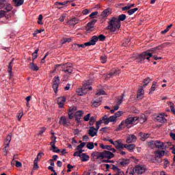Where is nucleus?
Masks as SVG:
<instances>
[{
    "mask_svg": "<svg viewBox=\"0 0 175 175\" xmlns=\"http://www.w3.org/2000/svg\"><path fill=\"white\" fill-rule=\"evenodd\" d=\"M157 84V82H155V81L153 82L149 94H152V92H154V91H155V90H157V87H158V85Z\"/></svg>",
    "mask_w": 175,
    "mask_h": 175,
    "instance_id": "nucleus-40",
    "label": "nucleus"
},
{
    "mask_svg": "<svg viewBox=\"0 0 175 175\" xmlns=\"http://www.w3.org/2000/svg\"><path fill=\"white\" fill-rule=\"evenodd\" d=\"M10 142H12V135L10 134H9L4 142V144H5V150H8V147H9V144H10Z\"/></svg>",
    "mask_w": 175,
    "mask_h": 175,
    "instance_id": "nucleus-21",
    "label": "nucleus"
},
{
    "mask_svg": "<svg viewBox=\"0 0 175 175\" xmlns=\"http://www.w3.org/2000/svg\"><path fill=\"white\" fill-rule=\"evenodd\" d=\"M78 46H79V51L83 50V49H85V47L88 46V45L85 44H85H78Z\"/></svg>",
    "mask_w": 175,
    "mask_h": 175,
    "instance_id": "nucleus-58",
    "label": "nucleus"
},
{
    "mask_svg": "<svg viewBox=\"0 0 175 175\" xmlns=\"http://www.w3.org/2000/svg\"><path fill=\"white\" fill-rule=\"evenodd\" d=\"M98 38V40H100L101 42H103L106 39V37L103 36V34H100Z\"/></svg>",
    "mask_w": 175,
    "mask_h": 175,
    "instance_id": "nucleus-61",
    "label": "nucleus"
},
{
    "mask_svg": "<svg viewBox=\"0 0 175 175\" xmlns=\"http://www.w3.org/2000/svg\"><path fill=\"white\" fill-rule=\"evenodd\" d=\"M102 152H94L92 154V156L93 157V158H97L98 159H102V155H101Z\"/></svg>",
    "mask_w": 175,
    "mask_h": 175,
    "instance_id": "nucleus-34",
    "label": "nucleus"
},
{
    "mask_svg": "<svg viewBox=\"0 0 175 175\" xmlns=\"http://www.w3.org/2000/svg\"><path fill=\"white\" fill-rule=\"evenodd\" d=\"M72 50H75V51H80L79 48V44H74L72 45Z\"/></svg>",
    "mask_w": 175,
    "mask_h": 175,
    "instance_id": "nucleus-50",
    "label": "nucleus"
},
{
    "mask_svg": "<svg viewBox=\"0 0 175 175\" xmlns=\"http://www.w3.org/2000/svg\"><path fill=\"white\" fill-rule=\"evenodd\" d=\"M109 122H117V118L115 116H111L109 118Z\"/></svg>",
    "mask_w": 175,
    "mask_h": 175,
    "instance_id": "nucleus-51",
    "label": "nucleus"
},
{
    "mask_svg": "<svg viewBox=\"0 0 175 175\" xmlns=\"http://www.w3.org/2000/svg\"><path fill=\"white\" fill-rule=\"evenodd\" d=\"M66 102V98L65 97H59L57 98V103L59 105V107H64L65 106V103Z\"/></svg>",
    "mask_w": 175,
    "mask_h": 175,
    "instance_id": "nucleus-19",
    "label": "nucleus"
},
{
    "mask_svg": "<svg viewBox=\"0 0 175 175\" xmlns=\"http://www.w3.org/2000/svg\"><path fill=\"white\" fill-rule=\"evenodd\" d=\"M42 21H43V15L40 14L38 16V24H39V25H42V24H43Z\"/></svg>",
    "mask_w": 175,
    "mask_h": 175,
    "instance_id": "nucleus-47",
    "label": "nucleus"
},
{
    "mask_svg": "<svg viewBox=\"0 0 175 175\" xmlns=\"http://www.w3.org/2000/svg\"><path fill=\"white\" fill-rule=\"evenodd\" d=\"M106 94V92L104 90H98L96 93V95H105Z\"/></svg>",
    "mask_w": 175,
    "mask_h": 175,
    "instance_id": "nucleus-62",
    "label": "nucleus"
},
{
    "mask_svg": "<svg viewBox=\"0 0 175 175\" xmlns=\"http://www.w3.org/2000/svg\"><path fill=\"white\" fill-rule=\"evenodd\" d=\"M100 59L102 64H106V62H107V58L106 57V56H101Z\"/></svg>",
    "mask_w": 175,
    "mask_h": 175,
    "instance_id": "nucleus-60",
    "label": "nucleus"
},
{
    "mask_svg": "<svg viewBox=\"0 0 175 175\" xmlns=\"http://www.w3.org/2000/svg\"><path fill=\"white\" fill-rule=\"evenodd\" d=\"M119 20V23H121V21H124L125 18H126V15L122 14H120L118 17H116Z\"/></svg>",
    "mask_w": 175,
    "mask_h": 175,
    "instance_id": "nucleus-44",
    "label": "nucleus"
},
{
    "mask_svg": "<svg viewBox=\"0 0 175 175\" xmlns=\"http://www.w3.org/2000/svg\"><path fill=\"white\" fill-rule=\"evenodd\" d=\"M62 68L65 73L70 74L72 72H73V68H72V66H70V64H63L62 65Z\"/></svg>",
    "mask_w": 175,
    "mask_h": 175,
    "instance_id": "nucleus-12",
    "label": "nucleus"
},
{
    "mask_svg": "<svg viewBox=\"0 0 175 175\" xmlns=\"http://www.w3.org/2000/svg\"><path fill=\"white\" fill-rule=\"evenodd\" d=\"M69 1H64V2H55V6H57V8H59V9H60V8L59 6H66V5H68V3Z\"/></svg>",
    "mask_w": 175,
    "mask_h": 175,
    "instance_id": "nucleus-37",
    "label": "nucleus"
},
{
    "mask_svg": "<svg viewBox=\"0 0 175 175\" xmlns=\"http://www.w3.org/2000/svg\"><path fill=\"white\" fill-rule=\"evenodd\" d=\"M29 68L31 69V70H34L35 72L39 70V67L35 65V63H33V62L30 63Z\"/></svg>",
    "mask_w": 175,
    "mask_h": 175,
    "instance_id": "nucleus-36",
    "label": "nucleus"
},
{
    "mask_svg": "<svg viewBox=\"0 0 175 175\" xmlns=\"http://www.w3.org/2000/svg\"><path fill=\"white\" fill-rule=\"evenodd\" d=\"M151 57H152V53H150V51H148L139 55L138 59H139V61H144V59L149 60Z\"/></svg>",
    "mask_w": 175,
    "mask_h": 175,
    "instance_id": "nucleus-7",
    "label": "nucleus"
},
{
    "mask_svg": "<svg viewBox=\"0 0 175 175\" xmlns=\"http://www.w3.org/2000/svg\"><path fill=\"white\" fill-rule=\"evenodd\" d=\"M167 46H170V42H165L163 44H161V46L152 49L151 50V51H153V53H154V51H157V50H161V49H162V47H167Z\"/></svg>",
    "mask_w": 175,
    "mask_h": 175,
    "instance_id": "nucleus-28",
    "label": "nucleus"
},
{
    "mask_svg": "<svg viewBox=\"0 0 175 175\" xmlns=\"http://www.w3.org/2000/svg\"><path fill=\"white\" fill-rule=\"evenodd\" d=\"M134 6L135 4H128L125 7L122 8V10H123V12H125V10H131V8H134Z\"/></svg>",
    "mask_w": 175,
    "mask_h": 175,
    "instance_id": "nucleus-41",
    "label": "nucleus"
},
{
    "mask_svg": "<svg viewBox=\"0 0 175 175\" xmlns=\"http://www.w3.org/2000/svg\"><path fill=\"white\" fill-rule=\"evenodd\" d=\"M122 100H124V96H122L120 98H118L116 105L114 107V109L111 110V113L112 114L113 113H114V111H117V110L120 109V105L122 103Z\"/></svg>",
    "mask_w": 175,
    "mask_h": 175,
    "instance_id": "nucleus-16",
    "label": "nucleus"
},
{
    "mask_svg": "<svg viewBox=\"0 0 175 175\" xmlns=\"http://www.w3.org/2000/svg\"><path fill=\"white\" fill-rule=\"evenodd\" d=\"M114 157V154L109 150H104L101 152V159L106 158L107 159H111Z\"/></svg>",
    "mask_w": 175,
    "mask_h": 175,
    "instance_id": "nucleus-9",
    "label": "nucleus"
},
{
    "mask_svg": "<svg viewBox=\"0 0 175 175\" xmlns=\"http://www.w3.org/2000/svg\"><path fill=\"white\" fill-rule=\"evenodd\" d=\"M155 161L161 159L165 155V150H156L154 152Z\"/></svg>",
    "mask_w": 175,
    "mask_h": 175,
    "instance_id": "nucleus-15",
    "label": "nucleus"
},
{
    "mask_svg": "<svg viewBox=\"0 0 175 175\" xmlns=\"http://www.w3.org/2000/svg\"><path fill=\"white\" fill-rule=\"evenodd\" d=\"M151 81V79L150 78H146L144 80V87H146L148 85V83Z\"/></svg>",
    "mask_w": 175,
    "mask_h": 175,
    "instance_id": "nucleus-54",
    "label": "nucleus"
},
{
    "mask_svg": "<svg viewBox=\"0 0 175 175\" xmlns=\"http://www.w3.org/2000/svg\"><path fill=\"white\" fill-rule=\"evenodd\" d=\"M52 135H53L51 137V150L53 152H59L60 150L55 146V143H57V137L54 135V133H52Z\"/></svg>",
    "mask_w": 175,
    "mask_h": 175,
    "instance_id": "nucleus-6",
    "label": "nucleus"
},
{
    "mask_svg": "<svg viewBox=\"0 0 175 175\" xmlns=\"http://www.w3.org/2000/svg\"><path fill=\"white\" fill-rule=\"evenodd\" d=\"M136 140H137V137L135 135L131 134L128 135L126 139V143H127V144H131L132 143H135Z\"/></svg>",
    "mask_w": 175,
    "mask_h": 175,
    "instance_id": "nucleus-14",
    "label": "nucleus"
},
{
    "mask_svg": "<svg viewBox=\"0 0 175 175\" xmlns=\"http://www.w3.org/2000/svg\"><path fill=\"white\" fill-rule=\"evenodd\" d=\"M80 159L82 162H87V161H90V156H88L85 153H82L81 154Z\"/></svg>",
    "mask_w": 175,
    "mask_h": 175,
    "instance_id": "nucleus-30",
    "label": "nucleus"
},
{
    "mask_svg": "<svg viewBox=\"0 0 175 175\" xmlns=\"http://www.w3.org/2000/svg\"><path fill=\"white\" fill-rule=\"evenodd\" d=\"M59 77H55L53 79V88L54 90V92L55 94H57L58 91V87H59Z\"/></svg>",
    "mask_w": 175,
    "mask_h": 175,
    "instance_id": "nucleus-11",
    "label": "nucleus"
},
{
    "mask_svg": "<svg viewBox=\"0 0 175 175\" xmlns=\"http://www.w3.org/2000/svg\"><path fill=\"white\" fill-rule=\"evenodd\" d=\"M13 70V59L9 63L8 65V72H12Z\"/></svg>",
    "mask_w": 175,
    "mask_h": 175,
    "instance_id": "nucleus-55",
    "label": "nucleus"
},
{
    "mask_svg": "<svg viewBox=\"0 0 175 175\" xmlns=\"http://www.w3.org/2000/svg\"><path fill=\"white\" fill-rule=\"evenodd\" d=\"M107 28L111 32H118L121 28V22L118 18L114 16L109 21Z\"/></svg>",
    "mask_w": 175,
    "mask_h": 175,
    "instance_id": "nucleus-2",
    "label": "nucleus"
},
{
    "mask_svg": "<svg viewBox=\"0 0 175 175\" xmlns=\"http://www.w3.org/2000/svg\"><path fill=\"white\" fill-rule=\"evenodd\" d=\"M38 160H34V165H33L34 170L39 169V165H38Z\"/></svg>",
    "mask_w": 175,
    "mask_h": 175,
    "instance_id": "nucleus-59",
    "label": "nucleus"
},
{
    "mask_svg": "<svg viewBox=\"0 0 175 175\" xmlns=\"http://www.w3.org/2000/svg\"><path fill=\"white\" fill-rule=\"evenodd\" d=\"M137 10H139V8H137L131 9L128 11V14H129V16H132V14L136 13V12H137Z\"/></svg>",
    "mask_w": 175,
    "mask_h": 175,
    "instance_id": "nucleus-43",
    "label": "nucleus"
},
{
    "mask_svg": "<svg viewBox=\"0 0 175 175\" xmlns=\"http://www.w3.org/2000/svg\"><path fill=\"white\" fill-rule=\"evenodd\" d=\"M164 161V168L166 169V167H167L169 165H170V162H169V160H167V159H165Z\"/></svg>",
    "mask_w": 175,
    "mask_h": 175,
    "instance_id": "nucleus-57",
    "label": "nucleus"
},
{
    "mask_svg": "<svg viewBox=\"0 0 175 175\" xmlns=\"http://www.w3.org/2000/svg\"><path fill=\"white\" fill-rule=\"evenodd\" d=\"M85 144H87L85 142H82L80 145H79L77 147V150L84 148V147H85Z\"/></svg>",
    "mask_w": 175,
    "mask_h": 175,
    "instance_id": "nucleus-56",
    "label": "nucleus"
},
{
    "mask_svg": "<svg viewBox=\"0 0 175 175\" xmlns=\"http://www.w3.org/2000/svg\"><path fill=\"white\" fill-rule=\"evenodd\" d=\"M149 146H155L157 148L166 150V148L172 146V144L170 142H162L161 141H151L149 142Z\"/></svg>",
    "mask_w": 175,
    "mask_h": 175,
    "instance_id": "nucleus-3",
    "label": "nucleus"
},
{
    "mask_svg": "<svg viewBox=\"0 0 175 175\" xmlns=\"http://www.w3.org/2000/svg\"><path fill=\"white\" fill-rule=\"evenodd\" d=\"M98 42V36H94L92 38V39L88 42H85V45L86 46H95V44H96V42Z\"/></svg>",
    "mask_w": 175,
    "mask_h": 175,
    "instance_id": "nucleus-17",
    "label": "nucleus"
},
{
    "mask_svg": "<svg viewBox=\"0 0 175 175\" xmlns=\"http://www.w3.org/2000/svg\"><path fill=\"white\" fill-rule=\"evenodd\" d=\"M124 148H127L129 151H133L136 148V145L135 144H124Z\"/></svg>",
    "mask_w": 175,
    "mask_h": 175,
    "instance_id": "nucleus-32",
    "label": "nucleus"
},
{
    "mask_svg": "<svg viewBox=\"0 0 175 175\" xmlns=\"http://www.w3.org/2000/svg\"><path fill=\"white\" fill-rule=\"evenodd\" d=\"M144 97V90L143 88V86H141L138 90L137 98V99H143Z\"/></svg>",
    "mask_w": 175,
    "mask_h": 175,
    "instance_id": "nucleus-20",
    "label": "nucleus"
},
{
    "mask_svg": "<svg viewBox=\"0 0 175 175\" xmlns=\"http://www.w3.org/2000/svg\"><path fill=\"white\" fill-rule=\"evenodd\" d=\"M96 23V20H93L92 21L88 23L87 26V31H92Z\"/></svg>",
    "mask_w": 175,
    "mask_h": 175,
    "instance_id": "nucleus-25",
    "label": "nucleus"
},
{
    "mask_svg": "<svg viewBox=\"0 0 175 175\" xmlns=\"http://www.w3.org/2000/svg\"><path fill=\"white\" fill-rule=\"evenodd\" d=\"M39 51V49H36L35 50L34 53H33L32 55H33V61L34 59H36V58H38V52Z\"/></svg>",
    "mask_w": 175,
    "mask_h": 175,
    "instance_id": "nucleus-52",
    "label": "nucleus"
},
{
    "mask_svg": "<svg viewBox=\"0 0 175 175\" xmlns=\"http://www.w3.org/2000/svg\"><path fill=\"white\" fill-rule=\"evenodd\" d=\"M12 165H14L16 167H21V166H23V163H21V162L18 161H14V159H12Z\"/></svg>",
    "mask_w": 175,
    "mask_h": 175,
    "instance_id": "nucleus-39",
    "label": "nucleus"
},
{
    "mask_svg": "<svg viewBox=\"0 0 175 175\" xmlns=\"http://www.w3.org/2000/svg\"><path fill=\"white\" fill-rule=\"evenodd\" d=\"M117 75H120V71L118 70H115V72L113 73H109V74H107L106 76H105V79H110V77H113L114 76H117Z\"/></svg>",
    "mask_w": 175,
    "mask_h": 175,
    "instance_id": "nucleus-31",
    "label": "nucleus"
},
{
    "mask_svg": "<svg viewBox=\"0 0 175 175\" xmlns=\"http://www.w3.org/2000/svg\"><path fill=\"white\" fill-rule=\"evenodd\" d=\"M90 117H91V113H88L85 116L83 117L84 121H90Z\"/></svg>",
    "mask_w": 175,
    "mask_h": 175,
    "instance_id": "nucleus-63",
    "label": "nucleus"
},
{
    "mask_svg": "<svg viewBox=\"0 0 175 175\" xmlns=\"http://www.w3.org/2000/svg\"><path fill=\"white\" fill-rule=\"evenodd\" d=\"M5 10L8 12L13 9L12 5L10 3L6 2V0H0V9H4Z\"/></svg>",
    "mask_w": 175,
    "mask_h": 175,
    "instance_id": "nucleus-5",
    "label": "nucleus"
},
{
    "mask_svg": "<svg viewBox=\"0 0 175 175\" xmlns=\"http://www.w3.org/2000/svg\"><path fill=\"white\" fill-rule=\"evenodd\" d=\"M139 120L141 124H144V122L147 121V118H146V115L144 114L142 115L140 118L137 116L128 118L125 120L121 122L119 126L116 129V132H118L121 131V129H124L125 128H131L132 126L131 125L137 124V122H139Z\"/></svg>",
    "mask_w": 175,
    "mask_h": 175,
    "instance_id": "nucleus-1",
    "label": "nucleus"
},
{
    "mask_svg": "<svg viewBox=\"0 0 175 175\" xmlns=\"http://www.w3.org/2000/svg\"><path fill=\"white\" fill-rule=\"evenodd\" d=\"M89 135L92 137H94V136H96L98 135V131L96 129H95V127L94 126L90 127Z\"/></svg>",
    "mask_w": 175,
    "mask_h": 175,
    "instance_id": "nucleus-22",
    "label": "nucleus"
},
{
    "mask_svg": "<svg viewBox=\"0 0 175 175\" xmlns=\"http://www.w3.org/2000/svg\"><path fill=\"white\" fill-rule=\"evenodd\" d=\"M102 124H103V120H99L96 122L95 129L97 130V132L98 131H99V129L100 128V125H102Z\"/></svg>",
    "mask_w": 175,
    "mask_h": 175,
    "instance_id": "nucleus-42",
    "label": "nucleus"
},
{
    "mask_svg": "<svg viewBox=\"0 0 175 175\" xmlns=\"http://www.w3.org/2000/svg\"><path fill=\"white\" fill-rule=\"evenodd\" d=\"M102 105V98L96 99L92 101V106L93 107H99Z\"/></svg>",
    "mask_w": 175,
    "mask_h": 175,
    "instance_id": "nucleus-24",
    "label": "nucleus"
},
{
    "mask_svg": "<svg viewBox=\"0 0 175 175\" xmlns=\"http://www.w3.org/2000/svg\"><path fill=\"white\" fill-rule=\"evenodd\" d=\"M157 120L159 121V122H161V124L166 122V118H165L163 114L159 115L157 117Z\"/></svg>",
    "mask_w": 175,
    "mask_h": 175,
    "instance_id": "nucleus-29",
    "label": "nucleus"
},
{
    "mask_svg": "<svg viewBox=\"0 0 175 175\" xmlns=\"http://www.w3.org/2000/svg\"><path fill=\"white\" fill-rule=\"evenodd\" d=\"M96 121V117L92 116L90 118V125H94V123Z\"/></svg>",
    "mask_w": 175,
    "mask_h": 175,
    "instance_id": "nucleus-53",
    "label": "nucleus"
},
{
    "mask_svg": "<svg viewBox=\"0 0 175 175\" xmlns=\"http://www.w3.org/2000/svg\"><path fill=\"white\" fill-rule=\"evenodd\" d=\"M12 2L14 3L15 6L18 7L24 3V0H12Z\"/></svg>",
    "mask_w": 175,
    "mask_h": 175,
    "instance_id": "nucleus-35",
    "label": "nucleus"
},
{
    "mask_svg": "<svg viewBox=\"0 0 175 175\" xmlns=\"http://www.w3.org/2000/svg\"><path fill=\"white\" fill-rule=\"evenodd\" d=\"M79 23V19L77 18H72L71 20L68 21V25H71V27H75L76 24Z\"/></svg>",
    "mask_w": 175,
    "mask_h": 175,
    "instance_id": "nucleus-27",
    "label": "nucleus"
},
{
    "mask_svg": "<svg viewBox=\"0 0 175 175\" xmlns=\"http://www.w3.org/2000/svg\"><path fill=\"white\" fill-rule=\"evenodd\" d=\"M76 111H77V107H70L68 109V117L70 119L75 118V114H76Z\"/></svg>",
    "mask_w": 175,
    "mask_h": 175,
    "instance_id": "nucleus-13",
    "label": "nucleus"
},
{
    "mask_svg": "<svg viewBox=\"0 0 175 175\" xmlns=\"http://www.w3.org/2000/svg\"><path fill=\"white\" fill-rule=\"evenodd\" d=\"M109 14H111V9L107 8L101 13V17L105 18V17H107V16H109Z\"/></svg>",
    "mask_w": 175,
    "mask_h": 175,
    "instance_id": "nucleus-26",
    "label": "nucleus"
},
{
    "mask_svg": "<svg viewBox=\"0 0 175 175\" xmlns=\"http://www.w3.org/2000/svg\"><path fill=\"white\" fill-rule=\"evenodd\" d=\"M92 90V87L90 86V83L86 82L83 83V88H78L77 90V93L80 96H83V95H85L88 91H91Z\"/></svg>",
    "mask_w": 175,
    "mask_h": 175,
    "instance_id": "nucleus-4",
    "label": "nucleus"
},
{
    "mask_svg": "<svg viewBox=\"0 0 175 175\" xmlns=\"http://www.w3.org/2000/svg\"><path fill=\"white\" fill-rule=\"evenodd\" d=\"M95 146H94V143L92 142H90L87 144V148H88V150H94Z\"/></svg>",
    "mask_w": 175,
    "mask_h": 175,
    "instance_id": "nucleus-48",
    "label": "nucleus"
},
{
    "mask_svg": "<svg viewBox=\"0 0 175 175\" xmlns=\"http://www.w3.org/2000/svg\"><path fill=\"white\" fill-rule=\"evenodd\" d=\"M167 105L170 107L171 111H172V113H175L174 104L172 102H168Z\"/></svg>",
    "mask_w": 175,
    "mask_h": 175,
    "instance_id": "nucleus-45",
    "label": "nucleus"
},
{
    "mask_svg": "<svg viewBox=\"0 0 175 175\" xmlns=\"http://www.w3.org/2000/svg\"><path fill=\"white\" fill-rule=\"evenodd\" d=\"M122 114H124V112H122V111H118L113 116H115V117L117 120V118H120V117H121V116H122Z\"/></svg>",
    "mask_w": 175,
    "mask_h": 175,
    "instance_id": "nucleus-46",
    "label": "nucleus"
},
{
    "mask_svg": "<svg viewBox=\"0 0 175 175\" xmlns=\"http://www.w3.org/2000/svg\"><path fill=\"white\" fill-rule=\"evenodd\" d=\"M126 175H136L135 172V168L130 167L127 169V171L126 172Z\"/></svg>",
    "mask_w": 175,
    "mask_h": 175,
    "instance_id": "nucleus-33",
    "label": "nucleus"
},
{
    "mask_svg": "<svg viewBox=\"0 0 175 175\" xmlns=\"http://www.w3.org/2000/svg\"><path fill=\"white\" fill-rule=\"evenodd\" d=\"M44 154L43 153H38L37 155V157L35 159V160L38 161L39 162L40 158L43 157Z\"/></svg>",
    "mask_w": 175,
    "mask_h": 175,
    "instance_id": "nucleus-64",
    "label": "nucleus"
},
{
    "mask_svg": "<svg viewBox=\"0 0 175 175\" xmlns=\"http://www.w3.org/2000/svg\"><path fill=\"white\" fill-rule=\"evenodd\" d=\"M118 150H121L122 148H124V145L122 144V142L120 140L115 141V144L113 145Z\"/></svg>",
    "mask_w": 175,
    "mask_h": 175,
    "instance_id": "nucleus-23",
    "label": "nucleus"
},
{
    "mask_svg": "<svg viewBox=\"0 0 175 175\" xmlns=\"http://www.w3.org/2000/svg\"><path fill=\"white\" fill-rule=\"evenodd\" d=\"M105 150H108V151H112V152H116V150L111 148L110 145H106Z\"/></svg>",
    "mask_w": 175,
    "mask_h": 175,
    "instance_id": "nucleus-49",
    "label": "nucleus"
},
{
    "mask_svg": "<svg viewBox=\"0 0 175 175\" xmlns=\"http://www.w3.org/2000/svg\"><path fill=\"white\" fill-rule=\"evenodd\" d=\"M134 171L135 172V175L143 174L146 172V167L144 165H136L134 167Z\"/></svg>",
    "mask_w": 175,
    "mask_h": 175,
    "instance_id": "nucleus-10",
    "label": "nucleus"
},
{
    "mask_svg": "<svg viewBox=\"0 0 175 175\" xmlns=\"http://www.w3.org/2000/svg\"><path fill=\"white\" fill-rule=\"evenodd\" d=\"M139 136L143 142H144V140H146V139H148V137H150L149 134H146L144 133H140Z\"/></svg>",
    "mask_w": 175,
    "mask_h": 175,
    "instance_id": "nucleus-38",
    "label": "nucleus"
},
{
    "mask_svg": "<svg viewBox=\"0 0 175 175\" xmlns=\"http://www.w3.org/2000/svg\"><path fill=\"white\" fill-rule=\"evenodd\" d=\"M70 118H68L66 116H62L59 119V124H62V125H64V126H69L70 125Z\"/></svg>",
    "mask_w": 175,
    "mask_h": 175,
    "instance_id": "nucleus-8",
    "label": "nucleus"
},
{
    "mask_svg": "<svg viewBox=\"0 0 175 175\" xmlns=\"http://www.w3.org/2000/svg\"><path fill=\"white\" fill-rule=\"evenodd\" d=\"M84 114V111L79 110L75 112V120L77 121V122H80V120L81 119V117H83V115Z\"/></svg>",
    "mask_w": 175,
    "mask_h": 175,
    "instance_id": "nucleus-18",
    "label": "nucleus"
}]
</instances>
